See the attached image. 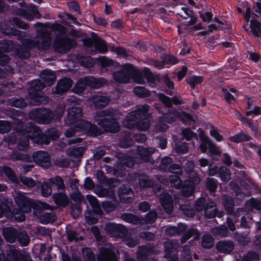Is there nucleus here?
<instances>
[{
  "label": "nucleus",
  "instance_id": "obj_1",
  "mask_svg": "<svg viewBox=\"0 0 261 261\" xmlns=\"http://www.w3.org/2000/svg\"><path fill=\"white\" fill-rule=\"evenodd\" d=\"M149 108L147 104L137 106L135 110L127 113L125 116L123 122L124 126L129 129L147 130L150 125Z\"/></svg>",
  "mask_w": 261,
  "mask_h": 261
},
{
  "label": "nucleus",
  "instance_id": "obj_2",
  "mask_svg": "<svg viewBox=\"0 0 261 261\" xmlns=\"http://www.w3.org/2000/svg\"><path fill=\"white\" fill-rule=\"evenodd\" d=\"M14 130L20 135L29 137L33 142L38 144H49L45 133L33 122L24 123L21 120L17 119L14 123Z\"/></svg>",
  "mask_w": 261,
  "mask_h": 261
},
{
  "label": "nucleus",
  "instance_id": "obj_3",
  "mask_svg": "<svg viewBox=\"0 0 261 261\" xmlns=\"http://www.w3.org/2000/svg\"><path fill=\"white\" fill-rule=\"evenodd\" d=\"M51 29L55 32H58L60 35L56 36L54 41L53 47L55 51L59 54H66L69 52L73 47V44H75V41L68 36H62L67 34V28L61 24L56 23L53 25Z\"/></svg>",
  "mask_w": 261,
  "mask_h": 261
},
{
  "label": "nucleus",
  "instance_id": "obj_4",
  "mask_svg": "<svg viewBox=\"0 0 261 261\" xmlns=\"http://www.w3.org/2000/svg\"><path fill=\"white\" fill-rule=\"evenodd\" d=\"M14 201L18 207L16 213L18 215L16 217L18 222H23L25 220V214L31 213L32 209L39 210L40 206L33 199L27 196L24 193L18 192L14 197Z\"/></svg>",
  "mask_w": 261,
  "mask_h": 261
},
{
  "label": "nucleus",
  "instance_id": "obj_5",
  "mask_svg": "<svg viewBox=\"0 0 261 261\" xmlns=\"http://www.w3.org/2000/svg\"><path fill=\"white\" fill-rule=\"evenodd\" d=\"M29 117L40 124H47L55 120V115L51 110L41 108L33 109L29 112Z\"/></svg>",
  "mask_w": 261,
  "mask_h": 261
},
{
  "label": "nucleus",
  "instance_id": "obj_6",
  "mask_svg": "<svg viewBox=\"0 0 261 261\" xmlns=\"http://www.w3.org/2000/svg\"><path fill=\"white\" fill-rule=\"evenodd\" d=\"M97 124L106 133L116 134L120 130V126L117 118H99Z\"/></svg>",
  "mask_w": 261,
  "mask_h": 261
},
{
  "label": "nucleus",
  "instance_id": "obj_7",
  "mask_svg": "<svg viewBox=\"0 0 261 261\" xmlns=\"http://www.w3.org/2000/svg\"><path fill=\"white\" fill-rule=\"evenodd\" d=\"M78 128L87 136L91 137H97L103 134V130L96 124L85 120H81L78 123Z\"/></svg>",
  "mask_w": 261,
  "mask_h": 261
},
{
  "label": "nucleus",
  "instance_id": "obj_8",
  "mask_svg": "<svg viewBox=\"0 0 261 261\" xmlns=\"http://www.w3.org/2000/svg\"><path fill=\"white\" fill-rule=\"evenodd\" d=\"M33 160L38 165L44 169H48L51 165L48 153L44 150H38L33 154Z\"/></svg>",
  "mask_w": 261,
  "mask_h": 261
},
{
  "label": "nucleus",
  "instance_id": "obj_9",
  "mask_svg": "<svg viewBox=\"0 0 261 261\" xmlns=\"http://www.w3.org/2000/svg\"><path fill=\"white\" fill-rule=\"evenodd\" d=\"M133 73V66L128 64L125 67L119 71L113 73L114 80L121 83H127L129 82Z\"/></svg>",
  "mask_w": 261,
  "mask_h": 261
},
{
  "label": "nucleus",
  "instance_id": "obj_10",
  "mask_svg": "<svg viewBox=\"0 0 261 261\" xmlns=\"http://www.w3.org/2000/svg\"><path fill=\"white\" fill-rule=\"evenodd\" d=\"M105 230L109 235L118 238L123 237L127 232L126 227L122 224L110 222L106 223Z\"/></svg>",
  "mask_w": 261,
  "mask_h": 261
},
{
  "label": "nucleus",
  "instance_id": "obj_11",
  "mask_svg": "<svg viewBox=\"0 0 261 261\" xmlns=\"http://www.w3.org/2000/svg\"><path fill=\"white\" fill-rule=\"evenodd\" d=\"M118 194L120 201L124 203H130L133 202L134 192L133 189L126 185L120 186L118 190Z\"/></svg>",
  "mask_w": 261,
  "mask_h": 261
},
{
  "label": "nucleus",
  "instance_id": "obj_12",
  "mask_svg": "<svg viewBox=\"0 0 261 261\" xmlns=\"http://www.w3.org/2000/svg\"><path fill=\"white\" fill-rule=\"evenodd\" d=\"M119 254L118 255L113 249L101 247L99 249V253L97 255L98 261H118Z\"/></svg>",
  "mask_w": 261,
  "mask_h": 261
},
{
  "label": "nucleus",
  "instance_id": "obj_13",
  "mask_svg": "<svg viewBox=\"0 0 261 261\" xmlns=\"http://www.w3.org/2000/svg\"><path fill=\"white\" fill-rule=\"evenodd\" d=\"M82 109L79 107H71L68 109L67 119L68 123L70 125L74 124L78 127V123L82 120Z\"/></svg>",
  "mask_w": 261,
  "mask_h": 261
},
{
  "label": "nucleus",
  "instance_id": "obj_14",
  "mask_svg": "<svg viewBox=\"0 0 261 261\" xmlns=\"http://www.w3.org/2000/svg\"><path fill=\"white\" fill-rule=\"evenodd\" d=\"M50 34L45 30L40 34V39L36 40L38 42L37 44V49L40 51H44L48 49L51 41Z\"/></svg>",
  "mask_w": 261,
  "mask_h": 261
},
{
  "label": "nucleus",
  "instance_id": "obj_15",
  "mask_svg": "<svg viewBox=\"0 0 261 261\" xmlns=\"http://www.w3.org/2000/svg\"><path fill=\"white\" fill-rule=\"evenodd\" d=\"M72 84L73 81L70 78L64 77L58 82L55 93L58 95H62L70 89Z\"/></svg>",
  "mask_w": 261,
  "mask_h": 261
},
{
  "label": "nucleus",
  "instance_id": "obj_16",
  "mask_svg": "<svg viewBox=\"0 0 261 261\" xmlns=\"http://www.w3.org/2000/svg\"><path fill=\"white\" fill-rule=\"evenodd\" d=\"M12 202H9L7 200L0 204V207L2 209V217L5 216L7 217H14L16 220V217L18 215V213H16V207H14Z\"/></svg>",
  "mask_w": 261,
  "mask_h": 261
},
{
  "label": "nucleus",
  "instance_id": "obj_17",
  "mask_svg": "<svg viewBox=\"0 0 261 261\" xmlns=\"http://www.w3.org/2000/svg\"><path fill=\"white\" fill-rule=\"evenodd\" d=\"M159 99L161 102L168 109H171L173 105H180L182 103V99L179 96L175 95L172 97H169L164 94H161Z\"/></svg>",
  "mask_w": 261,
  "mask_h": 261
},
{
  "label": "nucleus",
  "instance_id": "obj_18",
  "mask_svg": "<svg viewBox=\"0 0 261 261\" xmlns=\"http://www.w3.org/2000/svg\"><path fill=\"white\" fill-rule=\"evenodd\" d=\"M153 248L149 245L139 246L136 252V256L138 261H145L151 255Z\"/></svg>",
  "mask_w": 261,
  "mask_h": 261
},
{
  "label": "nucleus",
  "instance_id": "obj_19",
  "mask_svg": "<svg viewBox=\"0 0 261 261\" xmlns=\"http://www.w3.org/2000/svg\"><path fill=\"white\" fill-rule=\"evenodd\" d=\"M216 248L221 253L230 254L234 249V244L232 241L222 240L218 242Z\"/></svg>",
  "mask_w": 261,
  "mask_h": 261
},
{
  "label": "nucleus",
  "instance_id": "obj_20",
  "mask_svg": "<svg viewBox=\"0 0 261 261\" xmlns=\"http://www.w3.org/2000/svg\"><path fill=\"white\" fill-rule=\"evenodd\" d=\"M30 102L34 105L45 104L47 102L48 97L44 95L42 92L28 91Z\"/></svg>",
  "mask_w": 261,
  "mask_h": 261
},
{
  "label": "nucleus",
  "instance_id": "obj_21",
  "mask_svg": "<svg viewBox=\"0 0 261 261\" xmlns=\"http://www.w3.org/2000/svg\"><path fill=\"white\" fill-rule=\"evenodd\" d=\"M180 116V114L179 112L176 110L170 109L167 113L163 114L159 117V122L171 124L175 121Z\"/></svg>",
  "mask_w": 261,
  "mask_h": 261
},
{
  "label": "nucleus",
  "instance_id": "obj_22",
  "mask_svg": "<svg viewBox=\"0 0 261 261\" xmlns=\"http://www.w3.org/2000/svg\"><path fill=\"white\" fill-rule=\"evenodd\" d=\"M83 82L87 86L92 88L98 89L105 85L107 81L103 78H96L93 76H88L84 78Z\"/></svg>",
  "mask_w": 261,
  "mask_h": 261
},
{
  "label": "nucleus",
  "instance_id": "obj_23",
  "mask_svg": "<svg viewBox=\"0 0 261 261\" xmlns=\"http://www.w3.org/2000/svg\"><path fill=\"white\" fill-rule=\"evenodd\" d=\"M40 77L46 86H52L56 81V76L54 72L48 69H44L40 73Z\"/></svg>",
  "mask_w": 261,
  "mask_h": 261
},
{
  "label": "nucleus",
  "instance_id": "obj_24",
  "mask_svg": "<svg viewBox=\"0 0 261 261\" xmlns=\"http://www.w3.org/2000/svg\"><path fill=\"white\" fill-rule=\"evenodd\" d=\"M222 204L225 213L227 215H234V199L232 197L224 195L222 198Z\"/></svg>",
  "mask_w": 261,
  "mask_h": 261
},
{
  "label": "nucleus",
  "instance_id": "obj_25",
  "mask_svg": "<svg viewBox=\"0 0 261 261\" xmlns=\"http://www.w3.org/2000/svg\"><path fill=\"white\" fill-rule=\"evenodd\" d=\"M160 202L166 213L170 214L172 212L173 201L172 197L169 193H164L161 195Z\"/></svg>",
  "mask_w": 261,
  "mask_h": 261
},
{
  "label": "nucleus",
  "instance_id": "obj_26",
  "mask_svg": "<svg viewBox=\"0 0 261 261\" xmlns=\"http://www.w3.org/2000/svg\"><path fill=\"white\" fill-rule=\"evenodd\" d=\"M215 206L216 203L211 199H206L203 197L199 198L195 204V210L198 212L204 211L207 207H214Z\"/></svg>",
  "mask_w": 261,
  "mask_h": 261
},
{
  "label": "nucleus",
  "instance_id": "obj_27",
  "mask_svg": "<svg viewBox=\"0 0 261 261\" xmlns=\"http://www.w3.org/2000/svg\"><path fill=\"white\" fill-rule=\"evenodd\" d=\"M18 230L11 227H4L3 229V234L6 241L10 243L15 242Z\"/></svg>",
  "mask_w": 261,
  "mask_h": 261
},
{
  "label": "nucleus",
  "instance_id": "obj_28",
  "mask_svg": "<svg viewBox=\"0 0 261 261\" xmlns=\"http://www.w3.org/2000/svg\"><path fill=\"white\" fill-rule=\"evenodd\" d=\"M103 214V212L101 210V212L95 211L94 208L91 210H87L85 212V218L87 221L88 223L91 224H95L98 222V216H101Z\"/></svg>",
  "mask_w": 261,
  "mask_h": 261
},
{
  "label": "nucleus",
  "instance_id": "obj_29",
  "mask_svg": "<svg viewBox=\"0 0 261 261\" xmlns=\"http://www.w3.org/2000/svg\"><path fill=\"white\" fill-rule=\"evenodd\" d=\"M137 154L140 158L146 162H150V156L155 151L154 148L139 147L137 148Z\"/></svg>",
  "mask_w": 261,
  "mask_h": 261
},
{
  "label": "nucleus",
  "instance_id": "obj_30",
  "mask_svg": "<svg viewBox=\"0 0 261 261\" xmlns=\"http://www.w3.org/2000/svg\"><path fill=\"white\" fill-rule=\"evenodd\" d=\"M21 252L14 247H10L4 254L5 261H19Z\"/></svg>",
  "mask_w": 261,
  "mask_h": 261
},
{
  "label": "nucleus",
  "instance_id": "obj_31",
  "mask_svg": "<svg viewBox=\"0 0 261 261\" xmlns=\"http://www.w3.org/2000/svg\"><path fill=\"white\" fill-rule=\"evenodd\" d=\"M252 139V137L245 134L243 132H240L238 133L230 136L229 138V140L234 143H240L245 141H249Z\"/></svg>",
  "mask_w": 261,
  "mask_h": 261
},
{
  "label": "nucleus",
  "instance_id": "obj_32",
  "mask_svg": "<svg viewBox=\"0 0 261 261\" xmlns=\"http://www.w3.org/2000/svg\"><path fill=\"white\" fill-rule=\"evenodd\" d=\"M203 81V77L200 75H191L187 76L185 82L188 85L191 89L194 90L196 85H200Z\"/></svg>",
  "mask_w": 261,
  "mask_h": 261
},
{
  "label": "nucleus",
  "instance_id": "obj_33",
  "mask_svg": "<svg viewBox=\"0 0 261 261\" xmlns=\"http://www.w3.org/2000/svg\"><path fill=\"white\" fill-rule=\"evenodd\" d=\"M55 203L60 206L65 207L69 202L67 196L64 193L57 192L53 195Z\"/></svg>",
  "mask_w": 261,
  "mask_h": 261
},
{
  "label": "nucleus",
  "instance_id": "obj_34",
  "mask_svg": "<svg viewBox=\"0 0 261 261\" xmlns=\"http://www.w3.org/2000/svg\"><path fill=\"white\" fill-rule=\"evenodd\" d=\"M106 170L108 172H112L113 174L117 177H123L126 175V171L124 166L120 164L114 165L113 167L107 166Z\"/></svg>",
  "mask_w": 261,
  "mask_h": 261
},
{
  "label": "nucleus",
  "instance_id": "obj_35",
  "mask_svg": "<svg viewBox=\"0 0 261 261\" xmlns=\"http://www.w3.org/2000/svg\"><path fill=\"white\" fill-rule=\"evenodd\" d=\"M244 207L249 212H252L254 209L261 210V201L251 197L246 201Z\"/></svg>",
  "mask_w": 261,
  "mask_h": 261
},
{
  "label": "nucleus",
  "instance_id": "obj_36",
  "mask_svg": "<svg viewBox=\"0 0 261 261\" xmlns=\"http://www.w3.org/2000/svg\"><path fill=\"white\" fill-rule=\"evenodd\" d=\"M110 102V99L102 95H96L93 97V103L97 109H101L106 107Z\"/></svg>",
  "mask_w": 261,
  "mask_h": 261
},
{
  "label": "nucleus",
  "instance_id": "obj_37",
  "mask_svg": "<svg viewBox=\"0 0 261 261\" xmlns=\"http://www.w3.org/2000/svg\"><path fill=\"white\" fill-rule=\"evenodd\" d=\"M179 210L187 217L193 218L195 215V209L191 203L187 202V203L180 204Z\"/></svg>",
  "mask_w": 261,
  "mask_h": 261
},
{
  "label": "nucleus",
  "instance_id": "obj_38",
  "mask_svg": "<svg viewBox=\"0 0 261 261\" xmlns=\"http://www.w3.org/2000/svg\"><path fill=\"white\" fill-rule=\"evenodd\" d=\"M8 103L12 107L23 109L27 106L25 99L20 97H13L8 99Z\"/></svg>",
  "mask_w": 261,
  "mask_h": 261
},
{
  "label": "nucleus",
  "instance_id": "obj_39",
  "mask_svg": "<svg viewBox=\"0 0 261 261\" xmlns=\"http://www.w3.org/2000/svg\"><path fill=\"white\" fill-rule=\"evenodd\" d=\"M13 51L17 57L21 59H28L31 56L30 53H29L26 49L23 48L22 44H15Z\"/></svg>",
  "mask_w": 261,
  "mask_h": 261
},
{
  "label": "nucleus",
  "instance_id": "obj_40",
  "mask_svg": "<svg viewBox=\"0 0 261 261\" xmlns=\"http://www.w3.org/2000/svg\"><path fill=\"white\" fill-rule=\"evenodd\" d=\"M48 181L50 182L52 187H56L58 191L65 190V189L64 180L62 177L59 175H56L55 177L49 178Z\"/></svg>",
  "mask_w": 261,
  "mask_h": 261
},
{
  "label": "nucleus",
  "instance_id": "obj_41",
  "mask_svg": "<svg viewBox=\"0 0 261 261\" xmlns=\"http://www.w3.org/2000/svg\"><path fill=\"white\" fill-rule=\"evenodd\" d=\"M200 180L198 174L194 170H190L188 172V178L184 182L188 184L193 185L194 187L198 185Z\"/></svg>",
  "mask_w": 261,
  "mask_h": 261
},
{
  "label": "nucleus",
  "instance_id": "obj_42",
  "mask_svg": "<svg viewBox=\"0 0 261 261\" xmlns=\"http://www.w3.org/2000/svg\"><path fill=\"white\" fill-rule=\"evenodd\" d=\"M30 240L29 236L25 230L22 229L18 230L16 241H17L21 246H26L28 245Z\"/></svg>",
  "mask_w": 261,
  "mask_h": 261
},
{
  "label": "nucleus",
  "instance_id": "obj_43",
  "mask_svg": "<svg viewBox=\"0 0 261 261\" xmlns=\"http://www.w3.org/2000/svg\"><path fill=\"white\" fill-rule=\"evenodd\" d=\"M250 28L252 34L257 37H261V23L255 19L250 20Z\"/></svg>",
  "mask_w": 261,
  "mask_h": 261
},
{
  "label": "nucleus",
  "instance_id": "obj_44",
  "mask_svg": "<svg viewBox=\"0 0 261 261\" xmlns=\"http://www.w3.org/2000/svg\"><path fill=\"white\" fill-rule=\"evenodd\" d=\"M15 43L11 40H3L0 41V51L2 53H9L14 50Z\"/></svg>",
  "mask_w": 261,
  "mask_h": 261
},
{
  "label": "nucleus",
  "instance_id": "obj_45",
  "mask_svg": "<svg viewBox=\"0 0 261 261\" xmlns=\"http://www.w3.org/2000/svg\"><path fill=\"white\" fill-rule=\"evenodd\" d=\"M101 67L102 69L106 68L108 70L107 68H115L119 67L120 64L116 61H114L112 59H109L106 57H103L100 61Z\"/></svg>",
  "mask_w": 261,
  "mask_h": 261
},
{
  "label": "nucleus",
  "instance_id": "obj_46",
  "mask_svg": "<svg viewBox=\"0 0 261 261\" xmlns=\"http://www.w3.org/2000/svg\"><path fill=\"white\" fill-rule=\"evenodd\" d=\"M82 254L84 261H96L94 252L89 247H84L82 249Z\"/></svg>",
  "mask_w": 261,
  "mask_h": 261
},
{
  "label": "nucleus",
  "instance_id": "obj_47",
  "mask_svg": "<svg viewBox=\"0 0 261 261\" xmlns=\"http://www.w3.org/2000/svg\"><path fill=\"white\" fill-rule=\"evenodd\" d=\"M180 189L182 196L185 197H189L192 196L194 192L195 187L184 181Z\"/></svg>",
  "mask_w": 261,
  "mask_h": 261
},
{
  "label": "nucleus",
  "instance_id": "obj_48",
  "mask_svg": "<svg viewBox=\"0 0 261 261\" xmlns=\"http://www.w3.org/2000/svg\"><path fill=\"white\" fill-rule=\"evenodd\" d=\"M134 94L139 98H146L150 96V91L144 87L137 86L133 90Z\"/></svg>",
  "mask_w": 261,
  "mask_h": 261
},
{
  "label": "nucleus",
  "instance_id": "obj_49",
  "mask_svg": "<svg viewBox=\"0 0 261 261\" xmlns=\"http://www.w3.org/2000/svg\"><path fill=\"white\" fill-rule=\"evenodd\" d=\"M45 84L41 80H35L32 81V85L28 91L42 92V90L45 88Z\"/></svg>",
  "mask_w": 261,
  "mask_h": 261
},
{
  "label": "nucleus",
  "instance_id": "obj_50",
  "mask_svg": "<svg viewBox=\"0 0 261 261\" xmlns=\"http://www.w3.org/2000/svg\"><path fill=\"white\" fill-rule=\"evenodd\" d=\"M218 176L223 182H227L230 179V172L226 167L222 166L219 168Z\"/></svg>",
  "mask_w": 261,
  "mask_h": 261
},
{
  "label": "nucleus",
  "instance_id": "obj_51",
  "mask_svg": "<svg viewBox=\"0 0 261 261\" xmlns=\"http://www.w3.org/2000/svg\"><path fill=\"white\" fill-rule=\"evenodd\" d=\"M3 171L6 176L12 181V183L18 184L19 182V180L16 175V174L10 167L4 166L3 168Z\"/></svg>",
  "mask_w": 261,
  "mask_h": 261
},
{
  "label": "nucleus",
  "instance_id": "obj_52",
  "mask_svg": "<svg viewBox=\"0 0 261 261\" xmlns=\"http://www.w3.org/2000/svg\"><path fill=\"white\" fill-rule=\"evenodd\" d=\"M173 162V159L168 156L163 158L159 166L160 170L163 172H167L169 166Z\"/></svg>",
  "mask_w": 261,
  "mask_h": 261
},
{
  "label": "nucleus",
  "instance_id": "obj_53",
  "mask_svg": "<svg viewBox=\"0 0 261 261\" xmlns=\"http://www.w3.org/2000/svg\"><path fill=\"white\" fill-rule=\"evenodd\" d=\"M86 199L89 204L92 207V209L94 208L95 211H98V212H101V208L96 197L91 195H87Z\"/></svg>",
  "mask_w": 261,
  "mask_h": 261
},
{
  "label": "nucleus",
  "instance_id": "obj_54",
  "mask_svg": "<svg viewBox=\"0 0 261 261\" xmlns=\"http://www.w3.org/2000/svg\"><path fill=\"white\" fill-rule=\"evenodd\" d=\"M121 218L125 222L129 223L137 224L140 222L139 217L132 213H124L122 215Z\"/></svg>",
  "mask_w": 261,
  "mask_h": 261
},
{
  "label": "nucleus",
  "instance_id": "obj_55",
  "mask_svg": "<svg viewBox=\"0 0 261 261\" xmlns=\"http://www.w3.org/2000/svg\"><path fill=\"white\" fill-rule=\"evenodd\" d=\"M214 240L210 234H204L202 238L201 246L203 248L210 249L214 246Z\"/></svg>",
  "mask_w": 261,
  "mask_h": 261
},
{
  "label": "nucleus",
  "instance_id": "obj_56",
  "mask_svg": "<svg viewBox=\"0 0 261 261\" xmlns=\"http://www.w3.org/2000/svg\"><path fill=\"white\" fill-rule=\"evenodd\" d=\"M41 195L45 197H49L52 193V186L48 181H43L41 187Z\"/></svg>",
  "mask_w": 261,
  "mask_h": 261
},
{
  "label": "nucleus",
  "instance_id": "obj_57",
  "mask_svg": "<svg viewBox=\"0 0 261 261\" xmlns=\"http://www.w3.org/2000/svg\"><path fill=\"white\" fill-rule=\"evenodd\" d=\"M180 175H174L170 176L169 177V181L171 186L176 189H180L182 187V184L184 183L180 177Z\"/></svg>",
  "mask_w": 261,
  "mask_h": 261
},
{
  "label": "nucleus",
  "instance_id": "obj_58",
  "mask_svg": "<svg viewBox=\"0 0 261 261\" xmlns=\"http://www.w3.org/2000/svg\"><path fill=\"white\" fill-rule=\"evenodd\" d=\"M45 133L47 138V139L49 141H55L58 139L60 136V132L55 128H47Z\"/></svg>",
  "mask_w": 261,
  "mask_h": 261
},
{
  "label": "nucleus",
  "instance_id": "obj_59",
  "mask_svg": "<svg viewBox=\"0 0 261 261\" xmlns=\"http://www.w3.org/2000/svg\"><path fill=\"white\" fill-rule=\"evenodd\" d=\"M174 149L178 153H186L189 150L188 143L186 142H177L175 143Z\"/></svg>",
  "mask_w": 261,
  "mask_h": 261
},
{
  "label": "nucleus",
  "instance_id": "obj_60",
  "mask_svg": "<svg viewBox=\"0 0 261 261\" xmlns=\"http://www.w3.org/2000/svg\"><path fill=\"white\" fill-rule=\"evenodd\" d=\"M66 106L64 103H60L57 107L54 114L55 115L54 119L55 121L61 120L62 116L65 111Z\"/></svg>",
  "mask_w": 261,
  "mask_h": 261
},
{
  "label": "nucleus",
  "instance_id": "obj_61",
  "mask_svg": "<svg viewBox=\"0 0 261 261\" xmlns=\"http://www.w3.org/2000/svg\"><path fill=\"white\" fill-rule=\"evenodd\" d=\"M13 158L14 160L16 161H21L27 163H32L33 156H31L30 154H24L22 153H16L13 154Z\"/></svg>",
  "mask_w": 261,
  "mask_h": 261
},
{
  "label": "nucleus",
  "instance_id": "obj_62",
  "mask_svg": "<svg viewBox=\"0 0 261 261\" xmlns=\"http://www.w3.org/2000/svg\"><path fill=\"white\" fill-rule=\"evenodd\" d=\"M218 181L214 178H209L206 182V189L211 193H215L217 189Z\"/></svg>",
  "mask_w": 261,
  "mask_h": 261
},
{
  "label": "nucleus",
  "instance_id": "obj_63",
  "mask_svg": "<svg viewBox=\"0 0 261 261\" xmlns=\"http://www.w3.org/2000/svg\"><path fill=\"white\" fill-rule=\"evenodd\" d=\"M84 78L80 79L73 88V91L76 94L83 93L87 86L83 82Z\"/></svg>",
  "mask_w": 261,
  "mask_h": 261
},
{
  "label": "nucleus",
  "instance_id": "obj_64",
  "mask_svg": "<svg viewBox=\"0 0 261 261\" xmlns=\"http://www.w3.org/2000/svg\"><path fill=\"white\" fill-rule=\"evenodd\" d=\"M259 255L255 251H248L242 258V261H259Z\"/></svg>",
  "mask_w": 261,
  "mask_h": 261
}]
</instances>
